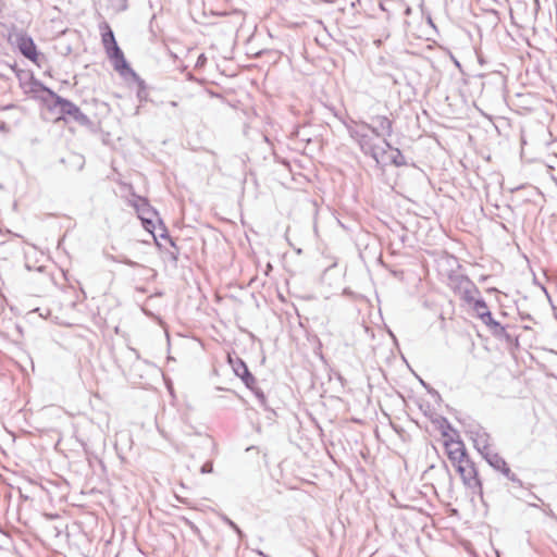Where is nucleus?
Instances as JSON below:
<instances>
[{
    "mask_svg": "<svg viewBox=\"0 0 557 557\" xmlns=\"http://www.w3.org/2000/svg\"><path fill=\"white\" fill-rule=\"evenodd\" d=\"M42 102L49 111H53L54 109L59 110L60 116L58 120L64 122L73 121L87 128L94 125L92 121L82 112L78 106L64 97H58L55 102H49V99L42 98Z\"/></svg>",
    "mask_w": 557,
    "mask_h": 557,
    "instance_id": "f257e3e1",
    "label": "nucleus"
},
{
    "mask_svg": "<svg viewBox=\"0 0 557 557\" xmlns=\"http://www.w3.org/2000/svg\"><path fill=\"white\" fill-rule=\"evenodd\" d=\"M101 41L114 71L117 73H123V70L131 71V64L117 45L113 30L107 23H104V30L101 33Z\"/></svg>",
    "mask_w": 557,
    "mask_h": 557,
    "instance_id": "f03ea898",
    "label": "nucleus"
},
{
    "mask_svg": "<svg viewBox=\"0 0 557 557\" xmlns=\"http://www.w3.org/2000/svg\"><path fill=\"white\" fill-rule=\"evenodd\" d=\"M451 465L460 475L465 486L470 490L472 494L483 498L482 482L479 479L476 467L469 456Z\"/></svg>",
    "mask_w": 557,
    "mask_h": 557,
    "instance_id": "7ed1b4c3",
    "label": "nucleus"
},
{
    "mask_svg": "<svg viewBox=\"0 0 557 557\" xmlns=\"http://www.w3.org/2000/svg\"><path fill=\"white\" fill-rule=\"evenodd\" d=\"M347 264L338 267L335 262L327 267L322 275V282L329 286L332 294L348 295V285L346 281Z\"/></svg>",
    "mask_w": 557,
    "mask_h": 557,
    "instance_id": "20e7f679",
    "label": "nucleus"
},
{
    "mask_svg": "<svg viewBox=\"0 0 557 557\" xmlns=\"http://www.w3.org/2000/svg\"><path fill=\"white\" fill-rule=\"evenodd\" d=\"M227 362L231 366L234 374L242 380L247 388H251L256 383L255 375L250 372L247 363L238 356L232 357L228 355Z\"/></svg>",
    "mask_w": 557,
    "mask_h": 557,
    "instance_id": "39448f33",
    "label": "nucleus"
},
{
    "mask_svg": "<svg viewBox=\"0 0 557 557\" xmlns=\"http://www.w3.org/2000/svg\"><path fill=\"white\" fill-rule=\"evenodd\" d=\"M16 47L23 57L32 62H37L40 52L38 51L34 39L28 34H17Z\"/></svg>",
    "mask_w": 557,
    "mask_h": 557,
    "instance_id": "423d86ee",
    "label": "nucleus"
},
{
    "mask_svg": "<svg viewBox=\"0 0 557 557\" xmlns=\"http://www.w3.org/2000/svg\"><path fill=\"white\" fill-rule=\"evenodd\" d=\"M445 454L451 463L468 457L466 446L461 438L444 447Z\"/></svg>",
    "mask_w": 557,
    "mask_h": 557,
    "instance_id": "0eeeda50",
    "label": "nucleus"
},
{
    "mask_svg": "<svg viewBox=\"0 0 557 557\" xmlns=\"http://www.w3.org/2000/svg\"><path fill=\"white\" fill-rule=\"evenodd\" d=\"M133 207L138 213V218H159L158 211L149 203L148 199L141 196H137L133 202Z\"/></svg>",
    "mask_w": 557,
    "mask_h": 557,
    "instance_id": "6e6552de",
    "label": "nucleus"
},
{
    "mask_svg": "<svg viewBox=\"0 0 557 557\" xmlns=\"http://www.w3.org/2000/svg\"><path fill=\"white\" fill-rule=\"evenodd\" d=\"M125 81L132 79L138 87L137 97L140 101L147 100V85L146 82L131 67V71L119 73Z\"/></svg>",
    "mask_w": 557,
    "mask_h": 557,
    "instance_id": "1a4fd4ad",
    "label": "nucleus"
},
{
    "mask_svg": "<svg viewBox=\"0 0 557 557\" xmlns=\"http://www.w3.org/2000/svg\"><path fill=\"white\" fill-rule=\"evenodd\" d=\"M478 306L485 310L480 315H481V319H482L483 323L491 329L493 334L496 335V336L505 335L506 334V329L500 323H498L497 321H495L493 319L491 312L486 310V306L483 302L482 304L479 302Z\"/></svg>",
    "mask_w": 557,
    "mask_h": 557,
    "instance_id": "9d476101",
    "label": "nucleus"
},
{
    "mask_svg": "<svg viewBox=\"0 0 557 557\" xmlns=\"http://www.w3.org/2000/svg\"><path fill=\"white\" fill-rule=\"evenodd\" d=\"M29 85H30L32 92L37 94V92L41 91V92L46 94L45 97L40 98L41 101H42V98H47V99H49V102H55L58 97H60V95H58L53 89L46 86L41 81H39L38 78H36L34 76L30 77Z\"/></svg>",
    "mask_w": 557,
    "mask_h": 557,
    "instance_id": "9b49d317",
    "label": "nucleus"
},
{
    "mask_svg": "<svg viewBox=\"0 0 557 557\" xmlns=\"http://www.w3.org/2000/svg\"><path fill=\"white\" fill-rule=\"evenodd\" d=\"M437 429L441 433L443 447L460 438L458 431L447 424L446 421L438 422Z\"/></svg>",
    "mask_w": 557,
    "mask_h": 557,
    "instance_id": "f8f14e48",
    "label": "nucleus"
},
{
    "mask_svg": "<svg viewBox=\"0 0 557 557\" xmlns=\"http://www.w3.org/2000/svg\"><path fill=\"white\" fill-rule=\"evenodd\" d=\"M190 444L203 451H210V455H213L216 449L214 441L209 435L196 434L190 440Z\"/></svg>",
    "mask_w": 557,
    "mask_h": 557,
    "instance_id": "ddd939ff",
    "label": "nucleus"
},
{
    "mask_svg": "<svg viewBox=\"0 0 557 557\" xmlns=\"http://www.w3.org/2000/svg\"><path fill=\"white\" fill-rule=\"evenodd\" d=\"M154 219L156 218H148L147 216V218L140 219V221H141L143 227L152 235L153 240H154L157 247L161 250L162 249V244L159 240H157V232L156 231L158 228V225L154 224V222H153Z\"/></svg>",
    "mask_w": 557,
    "mask_h": 557,
    "instance_id": "4468645a",
    "label": "nucleus"
},
{
    "mask_svg": "<svg viewBox=\"0 0 557 557\" xmlns=\"http://www.w3.org/2000/svg\"><path fill=\"white\" fill-rule=\"evenodd\" d=\"M61 163L69 162L71 165L75 166L77 171H82L85 165V159L81 154L73 153L67 160L62 158L60 160Z\"/></svg>",
    "mask_w": 557,
    "mask_h": 557,
    "instance_id": "2eb2a0df",
    "label": "nucleus"
},
{
    "mask_svg": "<svg viewBox=\"0 0 557 557\" xmlns=\"http://www.w3.org/2000/svg\"><path fill=\"white\" fill-rule=\"evenodd\" d=\"M255 397L258 399L259 401V405L264 409V410H271V408L268 406V401H267V396L265 394L263 393V391L261 388H259L257 386V382L253 384V386H251V388H249Z\"/></svg>",
    "mask_w": 557,
    "mask_h": 557,
    "instance_id": "dca6fc26",
    "label": "nucleus"
},
{
    "mask_svg": "<svg viewBox=\"0 0 557 557\" xmlns=\"http://www.w3.org/2000/svg\"><path fill=\"white\" fill-rule=\"evenodd\" d=\"M107 258L113 262H119V263H123V264H126L131 268H139V267H143L141 264H139L138 262L136 261H133L132 259L127 258L126 256H113V255H107Z\"/></svg>",
    "mask_w": 557,
    "mask_h": 557,
    "instance_id": "f3484780",
    "label": "nucleus"
},
{
    "mask_svg": "<svg viewBox=\"0 0 557 557\" xmlns=\"http://www.w3.org/2000/svg\"><path fill=\"white\" fill-rule=\"evenodd\" d=\"M170 246H171V249H165L164 252H165L168 259L172 263L176 264L178 261L180 249L176 246L174 239H170Z\"/></svg>",
    "mask_w": 557,
    "mask_h": 557,
    "instance_id": "a211bd4d",
    "label": "nucleus"
},
{
    "mask_svg": "<svg viewBox=\"0 0 557 557\" xmlns=\"http://www.w3.org/2000/svg\"><path fill=\"white\" fill-rule=\"evenodd\" d=\"M220 519L238 535L239 540H242L245 536L243 530L225 513H221Z\"/></svg>",
    "mask_w": 557,
    "mask_h": 557,
    "instance_id": "6ab92c4d",
    "label": "nucleus"
},
{
    "mask_svg": "<svg viewBox=\"0 0 557 557\" xmlns=\"http://www.w3.org/2000/svg\"><path fill=\"white\" fill-rule=\"evenodd\" d=\"M158 233H157V239L158 238H162V239H165L170 243V239H173L171 236H170V233L168 231V227L165 226V224L163 223L162 219L158 218Z\"/></svg>",
    "mask_w": 557,
    "mask_h": 557,
    "instance_id": "aec40b11",
    "label": "nucleus"
},
{
    "mask_svg": "<svg viewBox=\"0 0 557 557\" xmlns=\"http://www.w3.org/2000/svg\"><path fill=\"white\" fill-rule=\"evenodd\" d=\"M213 472V461L212 459L207 460L201 467H200V473L201 474H209Z\"/></svg>",
    "mask_w": 557,
    "mask_h": 557,
    "instance_id": "412c9836",
    "label": "nucleus"
},
{
    "mask_svg": "<svg viewBox=\"0 0 557 557\" xmlns=\"http://www.w3.org/2000/svg\"><path fill=\"white\" fill-rule=\"evenodd\" d=\"M113 10L120 12L126 9V0H111Z\"/></svg>",
    "mask_w": 557,
    "mask_h": 557,
    "instance_id": "4be33fe9",
    "label": "nucleus"
},
{
    "mask_svg": "<svg viewBox=\"0 0 557 557\" xmlns=\"http://www.w3.org/2000/svg\"><path fill=\"white\" fill-rule=\"evenodd\" d=\"M207 61H208L207 55L205 53H200L195 63V69H197V70L202 69L206 65Z\"/></svg>",
    "mask_w": 557,
    "mask_h": 557,
    "instance_id": "5701e85b",
    "label": "nucleus"
},
{
    "mask_svg": "<svg viewBox=\"0 0 557 557\" xmlns=\"http://www.w3.org/2000/svg\"><path fill=\"white\" fill-rule=\"evenodd\" d=\"M182 520L185 522L186 525H188L190 528V530L195 534H199L200 533L199 528L193 521H190L189 519H187L185 517H183Z\"/></svg>",
    "mask_w": 557,
    "mask_h": 557,
    "instance_id": "b1692460",
    "label": "nucleus"
},
{
    "mask_svg": "<svg viewBox=\"0 0 557 557\" xmlns=\"http://www.w3.org/2000/svg\"><path fill=\"white\" fill-rule=\"evenodd\" d=\"M495 459H496L495 462L490 460V463L495 466L498 469L506 467V462L503 459L498 458L497 456H495Z\"/></svg>",
    "mask_w": 557,
    "mask_h": 557,
    "instance_id": "393cba45",
    "label": "nucleus"
},
{
    "mask_svg": "<svg viewBox=\"0 0 557 557\" xmlns=\"http://www.w3.org/2000/svg\"><path fill=\"white\" fill-rule=\"evenodd\" d=\"M7 129V124L3 122L0 124V131Z\"/></svg>",
    "mask_w": 557,
    "mask_h": 557,
    "instance_id": "a878e982",
    "label": "nucleus"
},
{
    "mask_svg": "<svg viewBox=\"0 0 557 557\" xmlns=\"http://www.w3.org/2000/svg\"><path fill=\"white\" fill-rule=\"evenodd\" d=\"M341 120H342V122H343V124H344L345 126H348L347 122H346L344 119H341Z\"/></svg>",
    "mask_w": 557,
    "mask_h": 557,
    "instance_id": "bb28decb",
    "label": "nucleus"
},
{
    "mask_svg": "<svg viewBox=\"0 0 557 557\" xmlns=\"http://www.w3.org/2000/svg\"><path fill=\"white\" fill-rule=\"evenodd\" d=\"M338 223L341 224V226H342L343 228H346V225H345V224H343L341 221H338Z\"/></svg>",
    "mask_w": 557,
    "mask_h": 557,
    "instance_id": "cd10ccee",
    "label": "nucleus"
},
{
    "mask_svg": "<svg viewBox=\"0 0 557 557\" xmlns=\"http://www.w3.org/2000/svg\"><path fill=\"white\" fill-rule=\"evenodd\" d=\"M190 457H191V458H195V457H196V454H195V453H190Z\"/></svg>",
    "mask_w": 557,
    "mask_h": 557,
    "instance_id": "c85d7f7f",
    "label": "nucleus"
}]
</instances>
